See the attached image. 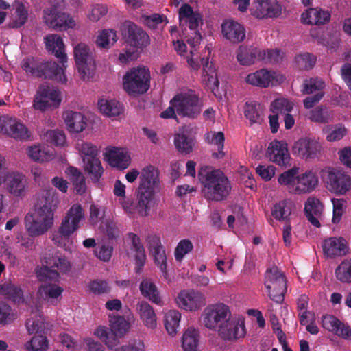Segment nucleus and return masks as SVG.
<instances>
[{
	"label": "nucleus",
	"mask_w": 351,
	"mask_h": 351,
	"mask_svg": "<svg viewBox=\"0 0 351 351\" xmlns=\"http://www.w3.org/2000/svg\"><path fill=\"white\" fill-rule=\"evenodd\" d=\"M84 219L85 214L82 206L73 204L66 213L58 230L52 234L51 239L54 244L66 251H71V236L80 228V223Z\"/></svg>",
	"instance_id": "1"
},
{
	"label": "nucleus",
	"mask_w": 351,
	"mask_h": 351,
	"mask_svg": "<svg viewBox=\"0 0 351 351\" xmlns=\"http://www.w3.org/2000/svg\"><path fill=\"white\" fill-rule=\"evenodd\" d=\"M199 178L204 186V196L209 200L221 201L231 191L228 179L220 170H201Z\"/></svg>",
	"instance_id": "2"
},
{
	"label": "nucleus",
	"mask_w": 351,
	"mask_h": 351,
	"mask_svg": "<svg viewBox=\"0 0 351 351\" xmlns=\"http://www.w3.org/2000/svg\"><path fill=\"white\" fill-rule=\"evenodd\" d=\"M64 64L59 66L55 62H39L31 57L23 59L21 66L27 73L34 77L54 80L64 84L67 79L64 74Z\"/></svg>",
	"instance_id": "3"
},
{
	"label": "nucleus",
	"mask_w": 351,
	"mask_h": 351,
	"mask_svg": "<svg viewBox=\"0 0 351 351\" xmlns=\"http://www.w3.org/2000/svg\"><path fill=\"white\" fill-rule=\"evenodd\" d=\"M123 89L133 95L146 93L150 87V73L145 67H134L125 73L123 77Z\"/></svg>",
	"instance_id": "4"
},
{
	"label": "nucleus",
	"mask_w": 351,
	"mask_h": 351,
	"mask_svg": "<svg viewBox=\"0 0 351 351\" xmlns=\"http://www.w3.org/2000/svg\"><path fill=\"white\" fill-rule=\"evenodd\" d=\"M321 177L332 193L344 195L351 190V177L343 170L328 167L321 171Z\"/></svg>",
	"instance_id": "5"
},
{
	"label": "nucleus",
	"mask_w": 351,
	"mask_h": 351,
	"mask_svg": "<svg viewBox=\"0 0 351 351\" xmlns=\"http://www.w3.org/2000/svg\"><path fill=\"white\" fill-rule=\"evenodd\" d=\"M73 54L81 78L89 79L95 69L94 49L86 43H80L74 47Z\"/></svg>",
	"instance_id": "6"
},
{
	"label": "nucleus",
	"mask_w": 351,
	"mask_h": 351,
	"mask_svg": "<svg viewBox=\"0 0 351 351\" xmlns=\"http://www.w3.org/2000/svg\"><path fill=\"white\" fill-rule=\"evenodd\" d=\"M265 286L273 301L276 303L283 302L287 291V280L277 267L274 266L266 271Z\"/></svg>",
	"instance_id": "7"
},
{
	"label": "nucleus",
	"mask_w": 351,
	"mask_h": 351,
	"mask_svg": "<svg viewBox=\"0 0 351 351\" xmlns=\"http://www.w3.org/2000/svg\"><path fill=\"white\" fill-rule=\"evenodd\" d=\"M176 113L182 117L195 119L202 111V105L193 92L189 91L176 95L173 97Z\"/></svg>",
	"instance_id": "8"
},
{
	"label": "nucleus",
	"mask_w": 351,
	"mask_h": 351,
	"mask_svg": "<svg viewBox=\"0 0 351 351\" xmlns=\"http://www.w3.org/2000/svg\"><path fill=\"white\" fill-rule=\"evenodd\" d=\"M57 206L58 201L53 192L43 191L38 196L33 214L37 217V219L52 228L54 222V213Z\"/></svg>",
	"instance_id": "9"
},
{
	"label": "nucleus",
	"mask_w": 351,
	"mask_h": 351,
	"mask_svg": "<svg viewBox=\"0 0 351 351\" xmlns=\"http://www.w3.org/2000/svg\"><path fill=\"white\" fill-rule=\"evenodd\" d=\"M323 151L322 143L313 136L300 138L292 146L293 154L305 160L319 158Z\"/></svg>",
	"instance_id": "10"
},
{
	"label": "nucleus",
	"mask_w": 351,
	"mask_h": 351,
	"mask_svg": "<svg viewBox=\"0 0 351 351\" xmlns=\"http://www.w3.org/2000/svg\"><path fill=\"white\" fill-rule=\"evenodd\" d=\"M71 269V262L64 256H53L46 261V265L36 270L40 280H56L59 273L65 274Z\"/></svg>",
	"instance_id": "11"
},
{
	"label": "nucleus",
	"mask_w": 351,
	"mask_h": 351,
	"mask_svg": "<svg viewBox=\"0 0 351 351\" xmlns=\"http://www.w3.org/2000/svg\"><path fill=\"white\" fill-rule=\"evenodd\" d=\"M230 315L231 311L229 307L223 303L210 304L202 313L203 324L210 330L218 331Z\"/></svg>",
	"instance_id": "12"
},
{
	"label": "nucleus",
	"mask_w": 351,
	"mask_h": 351,
	"mask_svg": "<svg viewBox=\"0 0 351 351\" xmlns=\"http://www.w3.org/2000/svg\"><path fill=\"white\" fill-rule=\"evenodd\" d=\"M61 102L59 90L47 84L39 86L33 100V108L44 112L51 107H58Z\"/></svg>",
	"instance_id": "13"
},
{
	"label": "nucleus",
	"mask_w": 351,
	"mask_h": 351,
	"mask_svg": "<svg viewBox=\"0 0 351 351\" xmlns=\"http://www.w3.org/2000/svg\"><path fill=\"white\" fill-rule=\"evenodd\" d=\"M43 21L48 27L54 30H66L75 26L73 19L55 5L43 10Z\"/></svg>",
	"instance_id": "14"
},
{
	"label": "nucleus",
	"mask_w": 351,
	"mask_h": 351,
	"mask_svg": "<svg viewBox=\"0 0 351 351\" xmlns=\"http://www.w3.org/2000/svg\"><path fill=\"white\" fill-rule=\"evenodd\" d=\"M140 184L138 191L145 199L152 201L155 189L159 186V173L158 169L149 165L144 167L140 174Z\"/></svg>",
	"instance_id": "15"
},
{
	"label": "nucleus",
	"mask_w": 351,
	"mask_h": 351,
	"mask_svg": "<svg viewBox=\"0 0 351 351\" xmlns=\"http://www.w3.org/2000/svg\"><path fill=\"white\" fill-rule=\"evenodd\" d=\"M217 332L224 340L233 341L244 337L246 334L244 318L232 317L231 315Z\"/></svg>",
	"instance_id": "16"
},
{
	"label": "nucleus",
	"mask_w": 351,
	"mask_h": 351,
	"mask_svg": "<svg viewBox=\"0 0 351 351\" xmlns=\"http://www.w3.org/2000/svg\"><path fill=\"white\" fill-rule=\"evenodd\" d=\"M0 132L21 141H26L30 137V133L24 124L16 118L7 116L0 117Z\"/></svg>",
	"instance_id": "17"
},
{
	"label": "nucleus",
	"mask_w": 351,
	"mask_h": 351,
	"mask_svg": "<svg viewBox=\"0 0 351 351\" xmlns=\"http://www.w3.org/2000/svg\"><path fill=\"white\" fill-rule=\"evenodd\" d=\"M176 301L180 308L195 311L206 304V297L204 294L197 290H183L179 293Z\"/></svg>",
	"instance_id": "18"
},
{
	"label": "nucleus",
	"mask_w": 351,
	"mask_h": 351,
	"mask_svg": "<svg viewBox=\"0 0 351 351\" xmlns=\"http://www.w3.org/2000/svg\"><path fill=\"white\" fill-rule=\"evenodd\" d=\"M121 30L123 37L132 46L143 47L149 44V38L147 33L130 21H125Z\"/></svg>",
	"instance_id": "19"
},
{
	"label": "nucleus",
	"mask_w": 351,
	"mask_h": 351,
	"mask_svg": "<svg viewBox=\"0 0 351 351\" xmlns=\"http://www.w3.org/2000/svg\"><path fill=\"white\" fill-rule=\"evenodd\" d=\"M252 14L257 18H274L280 15L282 8L276 0H254Z\"/></svg>",
	"instance_id": "20"
},
{
	"label": "nucleus",
	"mask_w": 351,
	"mask_h": 351,
	"mask_svg": "<svg viewBox=\"0 0 351 351\" xmlns=\"http://www.w3.org/2000/svg\"><path fill=\"white\" fill-rule=\"evenodd\" d=\"M128 237L130 241V246L126 250L127 256L135 260L136 271L141 273L146 261L145 248L137 234L130 232L128 234Z\"/></svg>",
	"instance_id": "21"
},
{
	"label": "nucleus",
	"mask_w": 351,
	"mask_h": 351,
	"mask_svg": "<svg viewBox=\"0 0 351 351\" xmlns=\"http://www.w3.org/2000/svg\"><path fill=\"white\" fill-rule=\"evenodd\" d=\"M322 246L324 254L330 258L344 256L349 252L348 242L341 237L328 238L323 241Z\"/></svg>",
	"instance_id": "22"
},
{
	"label": "nucleus",
	"mask_w": 351,
	"mask_h": 351,
	"mask_svg": "<svg viewBox=\"0 0 351 351\" xmlns=\"http://www.w3.org/2000/svg\"><path fill=\"white\" fill-rule=\"evenodd\" d=\"M269 160L279 166L289 165L290 155L287 144L285 141H274L271 142L267 150Z\"/></svg>",
	"instance_id": "23"
},
{
	"label": "nucleus",
	"mask_w": 351,
	"mask_h": 351,
	"mask_svg": "<svg viewBox=\"0 0 351 351\" xmlns=\"http://www.w3.org/2000/svg\"><path fill=\"white\" fill-rule=\"evenodd\" d=\"M3 182L6 190L12 195L16 197L25 195L27 182L23 173L17 171L8 172Z\"/></svg>",
	"instance_id": "24"
},
{
	"label": "nucleus",
	"mask_w": 351,
	"mask_h": 351,
	"mask_svg": "<svg viewBox=\"0 0 351 351\" xmlns=\"http://www.w3.org/2000/svg\"><path fill=\"white\" fill-rule=\"evenodd\" d=\"M304 213L307 220L316 228L321 226L324 217V204L315 197H309L304 204Z\"/></svg>",
	"instance_id": "25"
},
{
	"label": "nucleus",
	"mask_w": 351,
	"mask_h": 351,
	"mask_svg": "<svg viewBox=\"0 0 351 351\" xmlns=\"http://www.w3.org/2000/svg\"><path fill=\"white\" fill-rule=\"evenodd\" d=\"M223 36L232 43L242 42L245 38L243 26L233 20H226L221 24Z\"/></svg>",
	"instance_id": "26"
},
{
	"label": "nucleus",
	"mask_w": 351,
	"mask_h": 351,
	"mask_svg": "<svg viewBox=\"0 0 351 351\" xmlns=\"http://www.w3.org/2000/svg\"><path fill=\"white\" fill-rule=\"evenodd\" d=\"M104 157L110 165L118 169H125L130 164V157L123 149L108 147L106 149Z\"/></svg>",
	"instance_id": "27"
},
{
	"label": "nucleus",
	"mask_w": 351,
	"mask_h": 351,
	"mask_svg": "<svg viewBox=\"0 0 351 351\" xmlns=\"http://www.w3.org/2000/svg\"><path fill=\"white\" fill-rule=\"evenodd\" d=\"M276 80V73L265 69L250 73L245 78V82L247 84L261 88L274 85Z\"/></svg>",
	"instance_id": "28"
},
{
	"label": "nucleus",
	"mask_w": 351,
	"mask_h": 351,
	"mask_svg": "<svg viewBox=\"0 0 351 351\" xmlns=\"http://www.w3.org/2000/svg\"><path fill=\"white\" fill-rule=\"evenodd\" d=\"M67 130L70 132H82L87 126V119L81 112L67 110L62 114Z\"/></svg>",
	"instance_id": "29"
},
{
	"label": "nucleus",
	"mask_w": 351,
	"mask_h": 351,
	"mask_svg": "<svg viewBox=\"0 0 351 351\" xmlns=\"http://www.w3.org/2000/svg\"><path fill=\"white\" fill-rule=\"evenodd\" d=\"M138 202H134L130 198L123 197L121 201L123 209L128 213H138L141 216H147L150 209L151 201L145 199L141 194L137 193Z\"/></svg>",
	"instance_id": "30"
},
{
	"label": "nucleus",
	"mask_w": 351,
	"mask_h": 351,
	"mask_svg": "<svg viewBox=\"0 0 351 351\" xmlns=\"http://www.w3.org/2000/svg\"><path fill=\"white\" fill-rule=\"evenodd\" d=\"M318 184V178L312 171H307L297 176L295 192L296 195L308 193L313 191Z\"/></svg>",
	"instance_id": "31"
},
{
	"label": "nucleus",
	"mask_w": 351,
	"mask_h": 351,
	"mask_svg": "<svg viewBox=\"0 0 351 351\" xmlns=\"http://www.w3.org/2000/svg\"><path fill=\"white\" fill-rule=\"evenodd\" d=\"M330 19V12L318 8H309L301 15L302 23L308 25H324L329 22Z\"/></svg>",
	"instance_id": "32"
},
{
	"label": "nucleus",
	"mask_w": 351,
	"mask_h": 351,
	"mask_svg": "<svg viewBox=\"0 0 351 351\" xmlns=\"http://www.w3.org/2000/svg\"><path fill=\"white\" fill-rule=\"evenodd\" d=\"M264 55L261 53V50L257 48L240 46L237 51V59L242 65H250L256 61L261 60Z\"/></svg>",
	"instance_id": "33"
},
{
	"label": "nucleus",
	"mask_w": 351,
	"mask_h": 351,
	"mask_svg": "<svg viewBox=\"0 0 351 351\" xmlns=\"http://www.w3.org/2000/svg\"><path fill=\"white\" fill-rule=\"evenodd\" d=\"M47 49L58 58L62 64L66 61L64 45L62 38L58 34H49L45 37Z\"/></svg>",
	"instance_id": "34"
},
{
	"label": "nucleus",
	"mask_w": 351,
	"mask_h": 351,
	"mask_svg": "<svg viewBox=\"0 0 351 351\" xmlns=\"http://www.w3.org/2000/svg\"><path fill=\"white\" fill-rule=\"evenodd\" d=\"M136 311L144 325L151 329L157 325V318L153 307L145 301H140L136 304Z\"/></svg>",
	"instance_id": "35"
},
{
	"label": "nucleus",
	"mask_w": 351,
	"mask_h": 351,
	"mask_svg": "<svg viewBox=\"0 0 351 351\" xmlns=\"http://www.w3.org/2000/svg\"><path fill=\"white\" fill-rule=\"evenodd\" d=\"M25 228L31 237H38L45 234L51 228L44 221L37 219L34 214L25 217Z\"/></svg>",
	"instance_id": "36"
},
{
	"label": "nucleus",
	"mask_w": 351,
	"mask_h": 351,
	"mask_svg": "<svg viewBox=\"0 0 351 351\" xmlns=\"http://www.w3.org/2000/svg\"><path fill=\"white\" fill-rule=\"evenodd\" d=\"M201 62L203 66L202 82L210 89H214L219 84L214 64L208 58H202Z\"/></svg>",
	"instance_id": "37"
},
{
	"label": "nucleus",
	"mask_w": 351,
	"mask_h": 351,
	"mask_svg": "<svg viewBox=\"0 0 351 351\" xmlns=\"http://www.w3.org/2000/svg\"><path fill=\"white\" fill-rule=\"evenodd\" d=\"M139 289L141 294L149 301L158 305L162 304L157 287L150 279H143Z\"/></svg>",
	"instance_id": "38"
},
{
	"label": "nucleus",
	"mask_w": 351,
	"mask_h": 351,
	"mask_svg": "<svg viewBox=\"0 0 351 351\" xmlns=\"http://www.w3.org/2000/svg\"><path fill=\"white\" fill-rule=\"evenodd\" d=\"M110 327L116 337H123L130 330V324L124 317L114 314L109 315Z\"/></svg>",
	"instance_id": "39"
},
{
	"label": "nucleus",
	"mask_w": 351,
	"mask_h": 351,
	"mask_svg": "<svg viewBox=\"0 0 351 351\" xmlns=\"http://www.w3.org/2000/svg\"><path fill=\"white\" fill-rule=\"evenodd\" d=\"M205 141L210 145H215L217 147L218 152L213 153V156L215 158H222L225 156L223 151L224 147V134L222 132H208L204 135Z\"/></svg>",
	"instance_id": "40"
},
{
	"label": "nucleus",
	"mask_w": 351,
	"mask_h": 351,
	"mask_svg": "<svg viewBox=\"0 0 351 351\" xmlns=\"http://www.w3.org/2000/svg\"><path fill=\"white\" fill-rule=\"evenodd\" d=\"M299 169L293 167L282 173H281L278 179V183L284 186H286L289 193L295 194L297 176L299 172Z\"/></svg>",
	"instance_id": "41"
},
{
	"label": "nucleus",
	"mask_w": 351,
	"mask_h": 351,
	"mask_svg": "<svg viewBox=\"0 0 351 351\" xmlns=\"http://www.w3.org/2000/svg\"><path fill=\"white\" fill-rule=\"evenodd\" d=\"M199 331L189 327L184 332L182 339V346L184 351H197L199 343Z\"/></svg>",
	"instance_id": "42"
},
{
	"label": "nucleus",
	"mask_w": 351,
	"mask_h": 351,
	"mask_svg": "<svg viewBox=\"0 0 351 351\" xmlns=\"http://www.w3.org/2000/svg\"><path fill=\"white\" fill-rule=\"evenodd\" d=\"M66 174L72 182L76 193L80 195L84 193L86 186L82 172L74 167H69L66 171Z\"/></svg>",
	"instance_id": "43"
},
{
	"label": "nucleus",
	"mask_w": 351,
	"mask_h": 351,
	"mask_svg": "<svg viewBox=\"0 0 351 351\" xmlns=\"http://www.w3.org/2000/svg\"><path fill=\"white\" fill-rule=\"evenodd\" d=\"M294 207L293 202L285 199L276 204L272 209V216L278 220H287Z\"/></svg>",
	"instance_id": "44"
},
{
	"label": "nucleus",
	"mask_w": 351,
	"mask_h": 351,
	"mask_svg": "<svg viewBox=\"0 0 351 351\" xmlns=\"http://www.w3.org/2000/svg\"><path fill=\"white\" fill-rule=\"evenodd\" d=\"M83 160L85 170L90 175L92 181L97 182L103 173V168L99 159L97 157H89Z\"/></svg>",
	"instance_id": "45"
},
{
	"label": "nucleus",
	"mask_w": 351,
	"mask_h": 351,
	"mask_svg": "<svg viewBox=\"0 0 351 351\" xmlns=\"http://www.w3.org/2000/svg\"><path fill=\"white\" fill-rule=\"evenodd\" d=\"M263 106L256 102H246L245 105L244 114L245 117L251 123H260L263 119Z\"/></svg>",
	"instance_id": "46"
},
{
	"label": "nucleus",
	"mask_w": 351,
	"mask_h": 351,
	"mask_svg": "<svg viewBox=\"0 0 351 351\" xmlns=\"http://www.w3.org/2000/svg\"><path fill=\"white\" fill-rule=\"evenodd\" d=\"M174 145L176 148L182 154H189L195 145V138L188 136L184 132L175 134Z\"/></svg>",
	"instance_id": "47"
},
{
	"label": "nucleus",
	"mask_w": 351,
	"mask_h": 351,
	"mask_svg": "<svg viewBox=\"0 0 351 351\" xmlns=\"http://www.w3.org/2000/svg\"><path fill=\"white\" fill-rule=\"evenodd\" d=\"M0 295L14 302H19L23 300L21 289L10 281L0 285Z\"/></svg>",
	"instance_id": "48"
},
{
	"label": "nucleus",
	"mask_w": 351,
	"mask_h": 351,
	"mask_svg": "<svg viewBox=\"0 0 351 351\" xmlns=\"http://www.w3.org/2000/svg\"><path fill=\"white\" fill-rule=\"evenodd\" d=\"M15 13L14 19L10 23L12 28H19L25 24L27 21L29 12L28 8L23 3H15Z\"/></svg>",
	"instance_id": "49"
},
{
	"label": "nucleus",
	"mask_w": 351,
	"mask_h": 351,
	"mask_svg": "<svg viewBox=\"0 0 351 351\" xmlns=\"http://www.w3.org/2000/svg\"><path fill=\"white\" fill-rule=\"evenodd\" d=\"M63 289L56 284L41 285L38 291L40 296L44 300H58L61 297Z\"/></svg>",
	"instance_id": "50"
},
{
	"label": "nucleus",
	"mask_w": 351,
	"mask_h": 351,
	"mask_svg": "<svg viewBox=\"0 0 351 351\" xmlns=\"http://www.w3.org/2000/svg\"><path fill=\"white\" fill-rule=\"evenodd\" d=\"M181 314L176 310L168 311L165 315V326L168 333L173 336L177 333Z\"/></svg>",
	"instance_id": "51"
},
{
	"label": "nucleus",
	"mask_w": 351,
	"mask_h": 351,
	"mask_svg": "<svg viewBox=\"0 0 351 351\" xmlns=\"http://www.w3.org/2000/svg\"><path fill=\"white\" fill-rule=\"evenodd\" d=\"M98 106L100 111L108 117L118 116L121 112L120 104L114 100L100 99Z\"/></svg>",
	"instance_id": "52"
},
{
	"label": "nucleus",
	"mask_w": 351,
	"mask_h": 351,
	"mask_svg": "<svg viewBox=\"0 0 351 351\" xmlns=\"http://www.w3.org/2000/svg\"><path fill=\"white\" fill-rule=\"evenodd\" d=\"M335 274L343 283H351V258L343 260L335 269Z\"/></svg>",
	"instance_id": "53"
},
{
	"label": "nucleus",
	"mask_w": 351,
	"mask_h": 351,
	"mask_svg": "<svg viewBox=\"0 0 351 351\" xmlns=\"http://www.w3.org/2000/svg\"><path fill=\"white\" fill-rule=\"evenodd\" d=\"M117 40L116 32L112 29L103 30L96 39V44L100 48L108 49Z\"/></svg>",
	"instance_id": "54"
},
{
	"label": "nucleus",
	"mask_w": 351,
	"mask_h": 351,
	"mask_svg": "<svg viewBox=\"0 0 351 351\" xmlns=\"http://www.w3.org/2000/svg\"><path fill=\"white\" fill-rule=\"evenodd\" d=\"M270 108L272 113L282 116L287 112H291L293 105L287 99L279 98L272 101Z\"/></svg>",
	"instance_id": "55"
},
{
	"label": "nucleus",
	"mask_w": 351,
	"mask_h": 351,
	"mask_svg": "<svg viewBox=\"0 0 351 351\" xmlns=\"http://www.w3.org/2000/svg\"><path fill=\"white\" fill-rule=\"evenodd\" d=\"M315 62L316 58L309 53L298 54L295 57L294 60L295 66L300 70L311 69Z\"/></svg>",
	"instance_id": "56"
},
{
	"label": "nucleus",
	"mask_w": 351,
	"mask_h": 351,
	"mask_svg": "<svg viewBox=\"0 0 351 351\" xmlns=\"http://www.w3.org/2000/svg\"><path fill=\"white\" fill-rule=\"evenodd\" d=\"M26 153L32 160L38 162H45L53 158V154L42 149L38 145L28 147Z\"/></svg>",
	"instance_id": "57"
},
{
	"label": "nucleus",
	"mask_w": 351,
	"mask_h": 351,
	"mask_svg": "<svg viewBox=\"0 0 351 351\" xmlns=\"http://www.w3.org/2000/svg\"><path fill=\"white\" fill-rule=\"evenodd\" d=\"M332 219L333 223H338L341 220V217L347 207V201L343 198H332Z\"/></svg>",
	"instance_id": "58"
},
{
	"label": "nucleus",
	"mask_w": 351,
	"mask_h": 351,
	"mask_svg": "<svg viewBox=\"0 0 351 351\" xmlns=\"http://www.w3.org/2000/svg\"><path fill=\"white\" fill-rule=\"evenodd\" d=\"M27 351H45L47 348V341L45 336L37 335L25 344Z\"/></svg>",
	"instance_id": "59"
},
{
	"label": "nucleus",
	"mask_w": 351,
	"mask_h": 351,
	"mask_svg": "<svg viewBox=\"0 0 351 351\" xmlns=\"http://www.w3.org/2000/svg\"><path fill=\"white\" fill-rule=\"evenodd\" d=\"M325 87L324 82L318 78L306 80L304 82L303 93L304 94H313L314 93L323 92Z\"/></svg>",
	"instance_id": "60"
},
{
	"label": "nucleus",
	"mask_w": 351,
	"mask_h": 351,
	"mask_svg": "<svg viewBox=\"0 0 351 351\" xmlns=\"http://www.w3.org/2000/svg\"><path fill=\"white\" fill-rule=\"evenodd\" d=\"M43 137L46 141L57 146H62L66 143L65 134L60 130H48Z\"/></svg>",
	"instance_id": "61"
},
{
	"label": "nucleus",
	"mask_w": 351,
	"mask_h": 351,
	"mask_svg": "<svg viewBox=\"0 0 351 351\" xmlns=\"http://www.w3.org/2000/svg\"><path fill=\"white\" fill-rule=\"evenodd\" d=\"M26 327L29 334L44 332L46 328L44 319L41 315H39V318L37 319L32 317L27 319Z\"/></svg>",
	"instance_id": "62"
},
{
	"label": "nucleus",
	"mask_w": 351,
	"mask_h": 351,
	"mask_svg": "<svg viewBox=\"0 0 351 351\" xmlns=\"http://www.w3.org/2000/svg\"><path fill=\"white\" fill-rule=\"evenodd\" d=\"M193 249V245L190 240L183 239L180 241L175 250L176 259L178 261H181L184 256L191 252Z\"/></svg>",
	"instance_id": "63"
},
{
	"label": "nucleus",
	"mask_w": 351,
	"mask_h": 351,
	"mask_svg": "<svg viewBox=\"0 0 351 351\" xmlns=\"http://www.w3.org/2000/svg\"><path fill=\"white\" fill-rule=\"evenodd\" d=\"M76 148L83 155L84 159H88L89 157H97L98 149L96 146L90 143L81 141L77 143Z\"/></svg>",
	"instance_id": "64"
}]
</instances>
